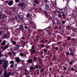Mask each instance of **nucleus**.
Wrapping results in <instances>:
<instances>
[{"label": "nucleus", "mask_w": 77, "mask_h": 77, "mask_svg": "<svg viewBox=\"0 0 77 77\" xmlns=\"http://www.w3.org/2000/svg\"><path fill=\"white\" fill-rule=\"evenodd\" d=\"M45 16H46V17H48V15L47 14H45Z\"/></svg>", "instance_id": "45"}, {"label": "nucleus", "mask_w": 77, "mask_h": 77, "mask_svg": "<svg viewBox=\"0 0 77 77\" xmlns=\"http://www.w3.org/2000/svg\"><path fill=\"white\" fill-rule=\"evenodd\" d=\"M7 36V35H6V34H4L2 36V38H5H5H6Z\"/></svg>", "instance_id": "14"}, {"label": "nucleus", "mask_w": 77, "mask_h": 77, "mask_svg": "<svg viewBox=\"0 0 77 77\" xmlns=\"http://www.w3.org/2000/svg\"><path fill=\"white\" fill-rule=\"evenodd\" d=\"M2 45L3 46H5V45H6V41H4L2 42Z\"/></svg>", "instance_id": "10"}, {"label": "nucleus", "mask_w": 77, "mask_h": 77, "mask_svg": "<svg viewBox=\"0 0 77 77\" xmlns=\"http://www.w3.org/2000/svg\"><path fill=\"white\" fill-rule=\"evenodd\" d=\"M35 66L36 68H38V66L37 65H35Z\"/></svg>", "instance_id": "35"}, {"label": "nucleus", "mask_w": 77, "mask_h": 77, "mask_svg": "<svg viewBox=\"0 0 77 77\" xmlns=\"http://www.w3.org/2000/svg\"><path fill=\"white\" fill-rule=\"evenodd\" d=\"M10 63L14 64V61H11L10 62Z\"/></svg>", "instance_id": "22"}, {"label": "nucleus", "mask_w": 77, "mask_h": 77, "mask_svg": "<svg viewBox=\"0 0 77 77\" xmlns=\"http://www.w3.org/2000/svg\"><path fill=\"white\" fill-rule=\"evenodd\" d=\"M59 17L60 18H62V16L61 15H59Z\"/></svg>", "instance_id": "51"}, {"label": "nucleus", "mask_w": 77, "mask_h": 77, "mask_svg": "<svg viewBox=\"0 0 77 77\" xmlns=\"http://www.w3.org/2000/svg\"><path fill=\"white\" fill-rule=\"evenodd\" d=\"M2 71H0V75H1V74H2Z\"/></svg>", "instance_id": "59"}, {"label": "nucleus", "mask_w": 77, "mask_h": 77, "mask_svg": "<svg viewBox=\"0 0 77 77\" xmlns=\"http://www.w3.org/2000/svg\"><path fill=\"white\" fill-rule=\"evenodd\" d=\"M72 40L73 41H75V39L74 38H73Z\"/></svg>", "instance_id": "61"}, {"label": "nucleus", "mask_w": 77, "mask_h": 77, "mask_svg": "<svg viewBox=\"0 0 77 77\" xmlns=\"http://www.w3.org/2000/svg\"><path fill=\"white\" fill-rule=\"evenodd\" d=\"M8 48V45H6L4 48V49L3 50V51H4L5 50H6V49Z\"/></svg>", "instance_id": "12"}, {"label": "nucleus", "mask_w": 77, "mask_h": 77, "mask_svg": "<svg viewBox=\"0 0 77 77\" xmlns=\"http://www.w3.org/2000/svg\"><path fill=\"white\" fill-rule=\"evenodd\" d=\"M11 73L10 72L8 73L7 71H4V76L5 77H9L11 75Z\"/></svg>", "instance_id": "1"}, {"label": "nucleus", "mask_w": 77, "mask_h": 77, "mask_svg": "<svg viewBox=\"0 0 77 77\" xmlns=\"http://www.w3.org/2000/svg\"><path fill=\"white\" fill-rule=\"evenodd\" d=\"M52 69L51 68V67L50 68L49 70L50 71H51Z\"/></svg>", "instance_id": "49"}, {"label": "nucleus", "mask_w": 77, "mask_h": 77, "mask_svg": "<svg viewBox=\"0 0 77 77\" xmlns=\"http://www.w3.org/2000/svg\"><path fill=\"white\" fill-rule=\"evenodd\" d=\"M2 32L1 31H0V35H2Z\"/></svg>", "instance_id": "62"}, {"label": "nucleus", "mask_w": 77, "mask_h": 77, "mask_svg": "<svg viewBox=\"0 0 77 77\" xmlns=\"http://www.w3.org/2000/svg\"><path fill=\"white\" fill-rule=\"evenodd\" d=\"M46 47L48 49L50 48V46L48 45L46 46Z\"/></svg>", "instance_id": "18"}, {"label": "nucleus", "mask_w": 77, "mask_h": 77, "mask_svg": "<svg viewBox=\"0 0 77 77\" xmlns=\"http://www.w3.org/2000/svg\"><path fill=\"white\" fill-rule=\"evenodd\" d=\"M4 64L3 65V67L4 69H6V68H8V61L5 60L4 62Z\"/></svg>", "instance_id": "2"}, {"label": "nucleus", "mask_w": 77, "mask_h": 77, "mask_svg": "<svg viewBox=\"0 0 77 77\" xmlns=\"http://www.w3.org/2000/svg\"><path fill=\"white\" fill-rule=\"evenodd\" d=\"M26 77H31V76H29V75H27V76H26Z\"/></svg>", "instance_id": "56"}, {"label": "nucleus", "mask_w": 77, "mask_h": 77, "mask_svg": "<svg viewBox=\"0 0 77 77\" xmlns=\"http://www.w3.org/2000/svg\"><path fill=\"white\" fill-rule=\"evenodd\" d=\"M38 68L39 69H41V66L40 65L39 66Z\"/></svg>", "instance_id": "48"}, {"label": "nucleus", "mask_w": 77, "mask_h": 77, "mask_svg": "<svg viewBox=\"0 0 77 77\" xmlns=\"http://www.w3.org/2000/svg\"><path fill=\"white\" fill-rule=\"evenodd\" d=\"M20 29L22 31H23V30H24V27H23V26L22 25H20Z\"/></svg>", "instance_id": "8"}, {"label": "nucleus", "mask_w": 77, "mask_h": 77, "mask_svg": "<svg viewBox=\"0 0 77 77\" xmlns=\"http://www.w3.org/2000/svg\"><path fill=\"white\" fill-rule=\"evenodd\" d=\"M45 42H48V40H46L45 41Z\"/></svg>", "instance_id": "57"}, {"label": "nucleus", "mask_w": 77, "mask_h": 77, "mask_svg": "<svg viewBox=\"0 0 77 77\" xmlns=\"http://www.w3.org/2000/svg\"><path fill=\"white\" fill-rule=\"evenodd\" d=\"M19 6H21V8L23 9H24L25 8V4L23 2H22L21 3H20L19 4Z\"/></svg>", "instance_id": "3"}, {"label": "nucleus", "mask_w": 77, "mask_h": 77, "mask_svg": "<svg viewBox=\"0 0 77 77\" xmlns=\"http://www.w3.org/2000/svg\"><path fill=\"white\" fill-rule=\"evenodd\" d=\"M9 55H10V56L12 55V52H10L9 53Z\"/></svg>", "instance_id": "42"}, {"label": "nucleus", "mask_w": 77, "mask_h": 77, "mask_svg": "<svg viewBox=\"0 0 77 77\" xmlns=\"http://www.w3.org/2000/svg\"><path fill=\"white\" fill-rule=\"evenodd\" d=\"M25 75H28L29 74H28V72H26L25 73Z\"/></svg>", "instance_id": "46"}, {"label": "nucleus", "mask_w": 77, "mask_h": 77, "mask_svg": "<svg viewBox=\"0 0 77 77\" xmlns=\"http://www.w3.org/2000/svg\"><path fill=\"white\" fill-rule=\"evenodd\" d=\"M40 70L41 72H44V69L43 68H42L40 69Z\"/></svg>", "instance_id": "23"}, {"label": "nucleus", "mask_w": 77, "mask_h": 77, "mask_svg": "<svg viewBox=\"0 0 77 77\" xmlns=\"http://www.w3.org/2000/svg\"><path fill=\"white\" fill-rule=\"evenodd\" d=\"M70 54L72 55V56H73V55H74V53L73 52H71L70 53Z\"/></svg>", "instance_id": "26"}, {"label": "nucleus", "mask_w": 77, "mask_h": 77, "mask_svg": "<svg viewBox=\"0 0 77 77\" xmlns=\"http://www.w3.org/2000/svg\"><path fill=\"white\" fill-rule=\"evenodd\" d=\"M24 70L25 71V72H27V70L24 69Z\"/></svg>", "instance_id": "50"}, {"label": "nucleus", "mask_w": 77, "mask_h": 77, "mask_svg": "<svg viewBox=\"0 0 77 77\" xmlns=\"http://www.w3.org/2000/svg\"><path fill=\"white\" fill-rule=\"evenodd\" d=\"M27 26H26L25 27V29H27Z\"/></svg>", "instance_id": "64"}, {"label": "nucleus", "mask_w": 77, "mask_h": 77, "mask_svg": "<svg viewBox=\"0 0 77 77\" xmlns=\"http://www.w3.org/2000/svg\"><path fill=\"white\" fill-rule=\"evenodd\" d=\"M44 13L45 14H47V11H44Z\"/></svg>", "instance_id": "30"}, {"label": "nucleus", "mask_w": 77, "mask_h": 77, "mask_svg": "<svg viewBox=\"0 0 77 77\" xmlns=\"http://www.w3.org/2000/svg\"><path fill=\"white\" fill-rule=\"evenodd\" d=\"M41 46L42 47V48H44V45H41Z\"/></svg>", "instance_id": "32"}, {"label": "nucleus", "mask_w": 77, "mask_h": 77, "mask_svg": "<svg viewBox=\"0 0 77 77\" xmlns=\"http://www.w3.org/2000/svg\"><path fill=\"white\" fill-rule=\"evenodd\" d=\"M2 60H0V65L2 64Z\"/></svg>", "instance_id": "41"}, {"label": "nucleus", "mask_w": 77, "mask_h": 77, "mask_svg": "<svg viewBox=\"0 0 77 77\" xmlns=\"http://www.w3.org/2000/svg\"><path fill=\"white\" fill-rule=\"evenodd\" d=\"M16 46L17 48H19V47H20V46L18 44L16 45Z\"/></svg>", "instance_id": "40"}, {"label": "nucleus", "mask_w": 77, "mask_h": 77, "mask_svg": "<svg viewBox=\"0 0 77 77\" xmlns=\"http://www.w3.org/2000/svg\"><path fill=\"white\" fill-rule=\"evenodd\" d=\"M62 24H65V22H64L62 21Z\"/></svg>", "instance_id": "63"}, {"label": "nucleus", "mask_w": 77, "mask_h": 77, "mask_svg": "<svg viewBox=\"0 0 77 77\" xmlns=\"http://www.w3.org/2000/svg\"><path fill=\"white\" fill-rule=\"evenodd\" d=\"M53 59H54V60H56V58H55V57H53Z\"/></svg>", "instance_id": "60"}, {"label": "nucleus", "mask_w": 77, "mask_h": 77, "mask_svg": "<svg viewBox=\"0 0 77 77\" xmlns=\"http://www.w3.org/2000/svg\"><path fill=\"white\" fill-rule=\"evenodd\" d=\"M34 2L35 3H36V4H39V2H38L37 0H35Z\"/></svg>", "instance_id": "16"}, {"label": "nucleus", "mask_w": 77, "mask_h": 77, "mask_svg": "<svg viewBox=\"0 0 77 77\" xmlns=\"http://www.w3.org/2000/svg\"><path fill=\"white\" fill-rule=\"evenodd\" d=\"M32 62L33 61H32V60L30 59H29L28 60L27 63H32Z\"/></svg>", "instance_id": "11"}, {"label": "nucleus", "mask_w": 77, "mask_h": 77, "mask_svg": "<svg viewBox=\"0 0 77 77\" xmlns=\"http://www.w3.org/2000/svg\"><path fill=\"white\" fill-rule=\"evenodd\" d=\"M45 9L46 11H48L49 9V6H48V5H46L45 6Z\"/></svg>", "instance_id": "5"}, {"label": "nucleus", "mask_w": 77, "mask_h": 77, "mask_svg": "<svg viewBox=\"0 0 77 77\" xmlns=\"http://www.w3.org/2000/svg\"><path fill=\"white\" fill-rule=\"evenodd\" d=\"M13 3H14V2L11 1L8 2V4L9 6H11L13 5Z\"/></svg>", "instance_id": "6"}, {"label": "nucleus", "mask_w": 77, "mask_h": 77, "mask_svg": "<svg viewBox=\"0 0 77 77\" xmlns=\"http://www.w3.org/2000/svg\"><path fill=\"white\" fill-rule=\"evenodd\" d=\"M21 39H25V38L24 37H23L21 38Z\"/></svg>", "instance_id": "55"}, {"label": "nucleus", "mask_w": 77, "mask_h": 77, "mask_svg": "<svg viewBox=\"0 0 77 77\" xmlns=\"http://www.w3.org/2000/svg\"><path fill=\"white\" fill-rule=\"evenodd\" d=\"M67 56H69V52L67 53Z\"/></svg>", "instance_id": "58"}, {"label": "nucleus", "mask_w": 77, "mask_h": 77, "mask_svg": "<svg viewBox=\"0 0 77 77\" xmlns=\"http://www.w3.org/2000/svg\"><path fill=\"white\" fill-rule=\"evenodd\" d=\"M8 2H9V1H5L6 3H8Z\"/></svg>", "instance_id": "47"}, {"label": "nucleus", "mask_w": 77, "mask_h": 77, "mask_svg": "<svg viewBox=\"0 0 77 77\" xmlns=\"http://www.w3.org/2000/svg\"><path fill=\"white\" fill-rule=\"evenodd\" d=\"M26 43H27V42H25L24 43H23V45H25L26 44Z\"/></svg>", "instance_id": "39"}, {"label": "nucleus", "mask_w": 77, "mask_h": 77, "mask_svg": "<svg viewBox=\"0 0 77 77\" xmlns=\"http://www.w3.org/2000/svg\"><path fill=\"white\" fill-rule=\"evenodd\" d=\"M16 2H20V0H15Z\"/></svg>", "instance_id": "44"}, {"label": "nucleus", "mask_w": 77, "mask_h": 77, "mask_svg": "<svg viewBox=\"0 0 77 77\" xmlns=\"http://www.w3.org/2000/svg\"><path fill=\"white\" fill-rule=\"evenodd\" d=\"M21 16L23 17L22 16L19 15L18 18L20 20H23V17H21Z\"/></svg>", "instance_id": "13"}, {"label": "nucleus", "mask_w": 77, "mask_h": 77, "mask_svg": "<svg viewBox=\"0 0 77 77\" xmlns=\"http://www.w3.org/2000/svg\"><path fill=\"white\" fill-rule=\"evenodd\" d=\"M69 64H70V65H72V62H70L69 63Z\"/></svg>", "instance_id": "53"}, {"label": "nucleus", "mask_w": 77, "mask_h": 77, "mask_svg": "<svg viewBox=\"0 0 77 77\" xmlns=\"http://www.w3.org/2000/svg\"><path fill=\"white\" fill-rule=\"evenodd\" d=\"M35 68H34L33 66H31L30 67V70H33V71H34V70L35 69Z\"/></svg>", "instance_id": "15"}, {"label": "nucleus", "mask_w": 77, "mask_h": 77, "mask_svg": "<svg viewBox=\"0 0 77 77\" xmlns=\"http://www.w3.org/2000/svg\"><path fill=\"white\" fill-rule=\"evenodd\" d=\"M13 44L14 45H15L16 44H17V42L15 41L13 42Z\"/></svg>", "instance_id": "25"}, {"label": "nucleus", "mask_w": 77, "mask_h": 77, "mask_svg": "<svg viewBox=\"0 0 77 77\" xmlns=\"http://www.w3.org/2000/svg\"><path fill=\"white\" fill-rule=\"evenodd\" d=\"M32 53H35V50H33L32 51Z\"/></svg>", "instance_id": "38"}, {"label": "nucleus", "mask_w": 77, "mask_h": 77, "mask_svg": "<svg viewBox=\"0 0 77 77\" xmlns=\"http://www.w3.org/2000/svg\"><path fill=\"white\" fill-rule=\"evenodd\" d=\"M20 55L21 56H22V57H23L24 56V54L22 53H20Z\"/></svg>", "instance_id": "20"}, {"label": "nucleus", "mask_w": 77, "mask_h": 77, "mask_svg": "<svg viewBox=\"0 0 77 77\" xmlns=\"http://www.w3.org/2000/svg\"><path fill=\"white\" fill-rule=\"evenodd\" d=\"M55 48L56 50H58V49H59V48H58V47H56Z\"/></svg>", "instance_id": "33"}, {"label": "nucleus", "mask_w": 77, "mask_h": 77, "mask_svg": "<svg viewBox=\"0 0 77 77\" xmlns=\"http://www.w3.org/2000/svg\"><path fill=\"white\" fill-rule=\"evenodd\" d=\"M4 18H5V16L4 15L0 14V19L3 20L4 19Z\"/></svg>", "instance_id": "4"}, {"label": "nucleus", "mask_w": 77, "mask_h": 77, "mask_svg": "<svg viewBox=\"0 0 77 77\" xmlns=\"http://www.w3.org/2000/svg\"><path fill=\"white\" fill-rule=\"evenodd\" d=\"M55 20L57 21V23L58 24H59V23H60V22H59V19L57 18V17H56L55 18Z\"/></svg>", "instance_id": "7"}, {"label": "nucleus", "mask_w": 77, "mask_h": 77, "mask_svg": "<svg viewBox=\"0 0 77 77\" xmlns=\"http://www.w3.org/2000/svg\"><path fill=\"white\" fill-rule=\"evenodd\" d=\"M62 13L63 14L62 15V16H65V14H64L63 11H62Z\"/></svg>", "instance_id": "28"}, {"label": "nucleus", "mask_w": 77, "mask_h": 77, "mask_svg": "<svg viewBox=\"0 0 77 77\" xmlns=\"http://www.w3.org/2000/svg\"><path fill=\"white\" fill-rule=\"evenodd\" d=\"M56 12H57V13L59 14H61V13H60V12H59L57 10H56Z\"/></svg>", "instance_id": "21"}, {"label": "nucleus", "mask_w": 77, "mask_h": 77, "mask_svg": "<svg viewBox=\"0 0 77 77\" xmlns=\"http://www.w3.org/2000/svg\"><path fill=\"white\" fill-rule=\"evenodd\" d=\"M67 40H70V37H67Z\"/></svg>", "instance_id": "34"}, {"label": "nucleus", "mask_w": 77, "mask_h": 77, "mask_svg": "<svg viewBox=\"0 0 77 77\" xmlns=\"http://www.w3.org/2000/svg\"><path fill=\"white\" fill-rule=\"evenodd\" d=\"M44 51L45 53H47V50L46 49H44Z\"/></svg>", "instance_id": "24"}, {"label": "nucleus", "mask_w": 77, "mask_h": 77, "mask_svg": "<svg viewBox=\"0 0 77 77\" xmlns=\"http://www.w3.org/2000/svg\"><path fill=\"white\" fill-rule=\"evenodd\" d=\"M63 69L64 70H66V67H64Z\"/></svg>", "instance_id": "54"}, {"label": "nucleus", "mask_w": 77, "mask_h": 77, "mask_svg": "<svg viewBox=\"0 0 77 77\" xmlns=\"http://www.w3.org/2000/svg\"><path fill=\"white\" fill-rule=\"evenodd\" d=\"M16 62H17L18 63H20V58H19V57L17 58L16 59Z\"/></svg>", "instance_id": "9"}, {"label": "nucleus", "mask_w": 77, "mask_h": 77, "mask_svg": "<svg viewBox=\"0 0 77 77\" xmlns=\"http://www.w3.org/2000/svg\"><path fill=\"white\" fill-rule=\"evenodd\" d=\"M2 52L0 51V57H2Z\"/></svg>", "instance_id": "37"}, {"label": "nucleus", "mask_w": 77, "mask_h": 77, "mask_svg": "<svg viewBox=\"0 0 77 77\" xmlns=\"http://www.w3.org/2000/svg\"><path fill=\"white\" fill-rule=\"evenodd\" d=\"M35 49V48H34V47L32 46L31 47V50H34Z\"/></svg>", "instance_id": "29"}, {"label": "nucleus", "mask_w": 77, "mask_h": 77, "mask_svg": "<svg viewBox=\"0 0 77 77\" xmlns=\"http://www.w3.org/2000/svg\"><path fill=\"white\" fill-rule=\"evenodd\" d=\"M37 75H39V72H37Z\"/></svg>", "instance_id": "43"}, {"label": "nucleus", "mask_w": 77, "mask_h": 77, "mask_svg": "<svg viewBox=\"0 0 77 77\" xmlns=\"http://www.w3.org/2000/svg\"><path fill=\"white\" fill-rule=\"evenodd\" d=\"M30 17V13H28L26 16L27 18H29Z\"/></svg>", "instance_id": "19"}, {"label": "nucleus", "mask_w": 77, "mask_h": 77, "mask_svg": "<svg viewBox=\"0 0 77 77\" xmlns=\"http://www.w3.org/2000/svg\"><path fill=\"white\" fill-rule=\"evenodd\" d=\"M71 70H72V71H74V69L73 68H72L71 69Z\"/></svg>", "instance_id": "52"}, {"label": "nucleus", "mask_w": 77, "mask_h": 77, "mask_svg": "<svg viewBox=\"0 0 77 77\" xmlns=\"http://www.w3.org/2000/svg\"><path fill=\"white\" fill-rule=\"evenodd\" d=\"M12 53L13 54V55H14V56H16V55H15V52L13 51L12 52Z\"/></svg>", "instance_id": "31"}, {"label": "nucleus", "mask_w": 77, "mask_h": 77, "mask_svg": "<svg viewBox=\"0 0 77 77\" xmlns=\"http://www.w3.org/2000/svg\"><path fill=\"white\" fill-rule=\"evenodd\" d=\"M13 50L14 51H17V48L14 47L13 48Z\"/></svg>", "instance_id": "17"}, {"label": "nucleus", "mask_w": 77, "mask_h": 77, "mask_svg": "<svg viewBox=\"0 0 77 77\" xmlns=\"http://www.w3.org/2000/svg\"><path fill=\"white\" fill-rule=\"evenodd\" d=\"M10 67L11 68H14V65H11L10 66Z\"/></svg>", "instance_id": "36"}, {"label": "nucleus", "mask_w": 77, "mask_h": 77, "mask_svg": "<svg viewBox=\"0 0 77 77\" xmlns=\"http://www.w3.org/2000/svg\"><path fill=\"white\" fill-rule=\"evenodd\" d=\"M34 60H37V59H38V58L36 57H34Z\"/></svg>", "instance_id": "27"}]
</instances>
